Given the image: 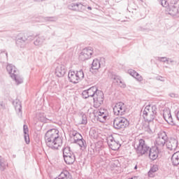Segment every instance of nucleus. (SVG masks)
<instances>
[{"instance_id":"obj_15","label":"nucleus","mask_w":179,"mask_h":179,"mask_svg":"<svg viewBox=\"0 0 179 179\" xmlns=\"http://www.w3.org/2000/svg\"><path fill=\"white\" fill-rule=\"evenodd\" d=\"M108 145L112 150H118L121 147V145L114 140L113 136H109L107 139Z\"/></svg>"},{"instance_id":"obj_29","label":"nucleus","mask_w":179,"mask_h":179,"mask_svg":"<svg viewBox=\"0 0 179 179\" xmlns=\"http://www.w3.org/2000/svg\"><path fill=\"white\" fill-rule=\"evenodd\" d=\"M44 40H45L44 36H39L36 39V41H34V45H43Z\"/></svg>"},{"instance_id":"obj_22","label":"nucleus","mask_w":179,"mask_h":179,"mask_svg":"<svg viewBox=\"0 0 179 179\" xmlns=\"http://www.w3.org/2000/svg\"><path fill=\"white\" fill-rule=\"evenodd\" d=\"M68 78L72 83H79V80L76 76L75 71H69L68 74Z\"/></svg>"},{"instance_id":"obj_11","label":"nucleus","mask_w":179,"mask_h":179,"mask_svg":"<svg viewBox=\"0 0 179 179\" xmlns=\"http://www.w3.org/2000/svg\"><path fill=\"white\" fill-rule=\"evenodd\" d=\"M127 111V107L122 102H119L113 107V113L115 115H124Z\"/></svg>"},{"instance_id":"obj_52","label":"nucleus","mask_w":179,"mask_h":179,"mask_svg":"<svg viewBox=\"0 0 179 179\" xmlns=\"http://www.w3.org/2000/svg\"><path fill=\"white\" fill-rule=\"evenodd\" d=\"M34 2H41V0H34Z\"/></svg>"},{"instance_id":"obj_23","label":"nucleus","mask_w":179,"mask_h":179,"mask_svg":"<svg viewBox=\"0 0 179 179\" xmlns=\"http://www.w3.org/2000/svg\"><path fill=\"white\" fill-rule=\"evenodd\" d=\"M24 138L26 143L29 145L30 143V138L29 137V127L24 124L23 126Z\"/></svg>"},{"instance_id":"obj_41","label":"nucleus","mask_w":179,"mask_h":179,"mask_svg":"<svg viewBox=\"0 0 179 179\" xmlns=\"http://www.w3.org/2000/svg\"><path fill=\"white\" fill-rule=\"evenodd\" d=\"M52 89H57V85L55 82H52L48 87V90H52Z\"/></svg>"},{"instance_id":"obj_26","label":"nucleus","mask_w":179,"mask_h":179,"mask_svg":"<svg viewBox=\"0 0 179 179\" xmlns=\"http://www.w3.org/2000/svg\"><path fill=\"white\" fill-rule=\"evenodd\" d=\"M56 179H72V176L67 171H64Z\"/></svg>"},{"instance_id":"obj_54","label":"nucleus","mask_w":179,"mask_h":179,"mask_svg":"<svg viewBox=\"0 0 179 179\" xmlns=\"http://www.w3.org/2000/svg\"><path fill=\"white\" fill-rule=\"evenodd\" d=\"M87 9H89V10H92V7L88 6V7H87Z\"/></svg>"},{"instance_id":"obj_40","label":"nucleus","mask_w":179,"mask_h":179,"mask_svg":"<svg viewBox=\"0 0 179 179\" xmlns=\"http://www.w3.org/2000/svg\"><path fill=\"white\" fill-rule=\"evenodd\" d=\"M160 3L164 8H167L170 5L167 2V0H160Z\"/></svg>"},{"instance_id":"obj_16","label":"nucleus","mask_w":179,"mask_h":179,"mask_svg":"<svg viewBox=\"0 0 179 179\" xmlns=\"http://www.w3.org/2000/svg\"><path fill=\"white\" fill-rule=\"evenodd\" d=\"M51 142H52V144L50 145H47V146H48V148H50L51 149L57 150L59 147L62 146V138H61L59 135L57 136L56 138L52 139Z\"/></svg>"},{"instance_id":"obj_45","label":"nucleus","mask_w":179,"mask_h":179,"mask_svg":"<svg viewBox=\"0 0 179 179\" xmlns=\"http://www.w3.org/2000/svg\"><path fill=\"white\" fill-rule=\"evenodd\" d=\"M87 90H99V87H97V86H92L87 89Z\"/></svg>"},{"instance_id":"obj_18","label":"nucleus","mask_w":179,"mask_h":179,"mask_svg":"<svg viewBox=\"0 0 179 179\" xmlns=\"http://www.w3.org/2000/svg\"><path fill=\"white\" fill-rule=\"evenodd\" d=\"M163 117L168 124L170 125H174V121L173 120V117L171 116V113L169 109L164 110Z\"/></svg>"},{"instance_id":"obj_44","label":"nucleus","mask_w":179,"mask_h":179,"mask_svg":"<svg viewBox=\"0 0 179 179\" xmlns=\"http://www.w3.org/2000/svg\"><path fill=\"white\" fill-rule=\"evenodd\" d=\"M39 121H41V122H44V121H45V117L44 115L39 116Z\"/></svg>"},{"instance_id":"obj_37","label":"nucleus","mask_w":179,"mask_h":179,"mask_svg":"<svg viewBox=\"0 0 179 179\" xmlns=\"http://www.w3.org/2000/svg\"><path fill=\"white\" fill-rule=\"evenodd\" d=\"M90 136H92V138H97V133L94 131V129L90 131Z\"/></svg>"},{"instance_id":"obj_3","label":"nucleus","mask_w":179,"mask_h":179,"mask_svg":"<svg viewBox=\"0 0 179 179\" xmlns=\"http://www.w3.org/2000/svg\"><path fill=\"white\" fill-rule=\"evenodd\" d=\"M134 148L136 150V153L138 155V156H143V155H146L148 152H149V146L145 143V140L140 139L137 144L134 145Z\"/></svg>"},{"instance_id":"obj_43","label":"nucleus","mask_w":179,"mask_h":179,"mask_svg":"<svg viewBox=\"0 0 179 179\" xmlns=\"http://www.w3.org/2000/svg\"><path fill=\"white\" fill-rule=\"evenodd\" d=\"M135 79H136V80H138V82H142L143 80V78H142L139 73L138 76H136Z\"/></svg>"},{"instance_id":"obj_19","label":"nucleus","mask_w":179,"mask_h":179,"mask_svg":"<svg viewBox=\"0 0 179 179\" xmlns=\"http://www.w3.org/2000/svg\"><path fill=\"white\" fill-rule=\"evenodd\" d=\"M159 148L154 147L152 148H150L149 152V157L151 160H156L159 156V152H160Z\"/></svg>"},{"instance_id":"obj_50","label":"nucleus","mask_w":179,"mask_h":179,"mask_svg":"<svg viewBox=\"0 0 179 179\" xmlns=\"http://www.w3.org/2000/svg\"><path fill=\"white\" fill-rule=\"evenodd\" d=\"M157 80H163V77H157Z\"/></svg>"},{"instance_id":"obj_49","label":"nucleus","mask_w":179,"mask_h":179,"mask_svg":"<svg viewBox=\"0 0 179 179\" xmlns=\"http://www.w3.org/2000/svg\"><path fill=\"white\" fill-rule=\"evenodd\" d=\"M176 117H177V119L179 121V110L176 113Z\"/></svg>"},{"instance_id":"obj_2","label":"nucleus","mask_w":179,"mask_h":179,"mask_svg":"<svg viewBox=\"0 0 179 179\" xmlns=\"http://www.w3.org/2000/svg\"><path fill=\"white\" fill-rule=\"evenodd\" d=\"M7 72L9 73L11 79L14 80L16 85H20L23 82V78L19 73V70L13 64H8L6 66Z\"/></svg>"},{"instance_id":"obj_5","label":"nucleus","mask_w":179,"mask_h":179,"mask_svg":"<svg viewBox=\"0 0 179 179\" xmlns=\"http://www.w3.org/2000/svg\"><path fill=\"white\" fill-rule=\"evenodd\" d=\"M63 157L66 164H73L75 163V155L71 152V148L69 147L63 149Z\"/></svg>"},{"instance_id":"obj_35","label":"nucleus","mask_w":179,"mask_h":179,"mask_svg":"<svg viewBox=\"0 0 179 179\" xmlns=\"http://www.w3.org/2000/svg\"><path fill=\"white\" fill-rule=\"evenodd\" d=\"M57 18L55 17H45L43 20L45 22H57Z\"/></svg>"},{"instance_id":"obj_34","label":"nucleus","mask_w":179,"mask_h":179,"mask_svg":"<svg viewBox=\"0 0 179 179\" xmlns=\"http://www.w3.org/2000/svg\"><path fill=\"white\" fill-rule=\"evenodd\" d=\"M157 61H159V62H166L168 64H170V58H167L166 57H157Z\"/></svg>"},{"instance_id":"obj_55","label":"nucleus","mask_w":179,"mask_h":179,"mask_svg":"<svg viewBox=\"0 0 179 179\" xmlns=\"http://www.w3.org/2000/svg\"><path fill=\"white\" fill-rule=\"evenodd\" d=\"M137 169H138V166L136 165V166H134V170H136Z\"/></svg>"},{"instance_id":"obj_36","label":"nucleus","mask_w":179,"mask_h":179,"mask_svg":"<svg viewBox=\"0 0 179 179\" xmlns=\"http://www.w3.org/2000/svg\"><path fill=\"white\" fill-rule=\"evenodd\" d=\"M128 73H129L131 76H133V78H136V76H138V73L133 69L128 70Z\"/></svg>"},{"instance_id":"obj_48","label":"nucleus","mask_w":179,"mask_h":179,"mask_svg":"<svg viewBox=\"0 0 179 179\" xmlns=\"http://www.w3.org/2000/svg\"><path fill=\"white\" fill-rule=\"evenodd\" d=\"M0 106L3 109H5V103L3 102H0Z\"/></svg>"},{"instance_id":"obj_30","label":"nucleus","mask_w":179,"mask_h":179,"mask_svg":"<svg viewBox=\"0 0 179 179\" xmlns=\"http://www.w3.org/2000/svg\"><path fill=\"white\" fill-rule=\"evenodd\" d=\"M159 170V168H157V165H153L152 167H151L150 171L148 172L149 177H154L155 173Z\"/></svg>"},{"instance_id":"obj_14","label":"nucleus","mask_w":179,"mask_h":179,"mask_svg":"<svg viewBox=\"0 0 179 179\" xmlns=\"http://www.w3.org/2000/svg\"><path fill=\"white\" fill-rule=\"evenodd\" d=\"M69 9L76 12H83V10H86V6L81 3H71L69 5Z\"/></svg>"},{"instance_id":"obj_12","label":"nucleus","mask_w":179,"mask_h":179,"mask_svg":"<svg viewBox=\"0 0 179 179\" xmlns=\"http://www.w3.org/2000/svg\"><path fill=\"white\" fill-rule=\"evenodd\" d=\"M166 12L169 15H171V16H176V15L178 13V5L177 4V1L174 3L173 1L171 2L166 8Z\"/></svg>"},{"instance_id":"obj_38","label":"nucleus","mask_w":179,"mask_h":179,"mask_svg":"<svg viewBox=\"0 0 179 179\" xmlns=\"http://www.w3.org/2000/svg\"><path fill=\"white\" fill-rule=\"evenodd\" d=\"M71 136H73L74 138V136H77L78 138H80V136H82V135H80V134L78 133V131H73L70 133Z\"/></svg>"},{"instance_id":"obj_6","label":"nucleus","mask_w":179,"mask_h":179,"mask_svg":"<svg viewBox=\"0 0 179 179\" xmlns=\"http://www.w3.org/2000/svg\"><path fill=\"white\" fill-rule=\"evenodd\" d=\"M59 136V131L57 129H52L48 130L45 135V141L46 145H51L52 143L51 142L52 139H57Z\"/></svg>"},{"instance_id":"obj_9","label":"nucleus","mask_w":179,"mask_h":179,"mask_svg":"<svg viewBox=\"0 0 179 179\" xmlns=\"http://www.w3.org/2000/svg\"><path fill=\"white\" fill-rule=\"evenodd\" d=\"M27 33L19 34L17 36L16 44L20 48H25L26 45L29 44L27 41Z\"/></svg>"},{"instance_id":"obj_42","label":"nucleus","mask_w":179,"mask_h":179,"mask_svg":"<svg viewBox=\"0 0 179 179\" xmlns=\"http://www.w3.org/2000/svg\"><path fill=\"white\" fill-rule=\"evenodd\" d=\"M35 37L36 36L34 35H30V34H27L28 43H30V41H33V40H34Z\"/></svg>"},{"instance_id":"obj_46","label":"nucleus","mask_w":179,"mask_h":179,"mask_svg":"<svg viewBox=\"0 0 179 179\" xmlns=\"http://www.w3.org/2000/svg\"><path fill=\"white\" fill-rule=\"evenodd\" d=\"M169 96L171 97H178V94H177L176 93H171V94H169Z\"/></svg>"},{"instance_id":"obj_10","label":"nucleus","mask_w":179,"mask_h":179,"mask_svg":"<svg viewBox=\"0 0 179 179\" xmlns=\"http://www.w3.org/2000/svg\"><path fill=\"white\" fill-rule=\"evenodd\" d=\"M93 55V48L88 47L84 48L80 54L79 58L81 61H87V59H90Z\"/></svg>"},{"instance_id":"obj_31","label":"nucleus","mask_w":179,"mask_h":179,"mask_svg":"<svg viewBox=\"0 0 179 179\" xmlns=\"http://www.w3.org/2000/svg\"><path fill=\"white\" fill-rule=\"evenodd\" d=\"M80 117L81 120L80 124L82 125H86V124H87V117H86V115L83 113H81Z\"/></svg>"},{"instance_id":"obj_4","label":"nucleus","mask_w":179,"mask_h":179,"mask_svg":"<svg viewBox=\"0 0 179 179\" xmlns=\"http://www.w3.org/2000/svg\"><path fill=\"white\" fill-rule=\"evenodd\" d=\"M129 125V122L124 117H118L113 120V127L115 129H124Z\"/></svg>"},{"instance_id":"obj_51","label":"nucleus","mask_w":179,"mask_h":179,"mask_svg":"<svg viewBox=\"0 0 179 179\" xmlns=\"http://www.w3.org/2000/svg\"><path fill=\"white\" fill-rule=\"evenodd\" d=\"M3 52H5L6 58H8V52L3 51V52H1V54H3Z\"/></svg>"},{"instance_id":"obj_25","label":"nucleus","mask_w":179,"mask_h":179,"mask_svg":"<svg viewBox=\"0 0 179 179\" xmlns=\"http://www.w3.org/2000/svg\"><path fill=\"white\" fill-rule=\"evenodd\" d=\"M75 143H77V145H79L83 150H84V149H86V141L83 139V137L82 136H80L79 140H77V141H76Z\"/></svg>"},{"instance_id":"obj_20","label":"nucleus","mask_w":179,"mask_h":179,"mask_svg":"<svg viewBox=\"0 0 179 179\" xmlns=\"http://www.w3.org/2000/svg\"><path fill=\"white\" fill-rule=\"evenodd\" d=\"M65 73H66V68H65V66L62 64L58 65L55 69V75L58 78H62Z\"/></svg>"},{"instance_id":"obj_32","label":"nucleus","mask_w":179,"mask_h":179,"mask_svg":"<svg viewBox=\"0 0 179 179\" xmlns=\"http://www.w3.org/2000/svg\"><path fill=\"white\" fill-rule=\"evenodd\" d=\"M115 80H116V83L119 85V86L120 87H122V89H125V87H127V85H125L122 80L121 79L118 78V77H115L114 78Z\"/></svg>"},{"instance_id":"obj_27","label":"nucleus","mask_w":179,"mask_h":179,"mask_svg":"<svg viewBox=\"0 0 179 179\" xmlns=\"http://www.w3.org/2000/svg\"><path fill=\"white\" fill-rule=\"evenodd\" d=\"M101 66V64H100V61L99 59H94L92 64V67L90 69V72L94 70L99 69V68Z\"/></svg>"},{"instance_id":"obj_1","label":"nucleus","mask_w":179,"mask_h":179,"mask_svg":"<svg viewBox=\"0 0 179 179\" xmlns=\"http://www.w3.org/2000/svg\"><path fill=\"white\" fill-rule=\"evenodd\" d=\"M157 114V108L156 106L148 105L145 106L143 110V117L145 121L148 122H152L153 120L156 117V115Z\"/></svg>"},{"instance_id":"obj_7","label":"nucleus","mask_w":179,"mask_h":179,"mask_svg":"<svg viewBox=\"0 0 179 179\" xmlns=\"http://www.w3.org/2000/svg\"><path fill=\"white\" fill-rule=\"evenodd\" d=\"M88 96L89 97H94V100H96L95 103H99V104H103V101H104V94L101 90H96L95 92L88 90Z\"/></svg>"},{"instance_id":"obj_56","label":"nucleus","mask_w":179,"mask_h":179,"mask_svg":"<svg viewBox=\"0 0 179 179\" xmlns=\"http://www.w3.org/2000/svg\"><path fill=\"white\" fill-rule=\"evenodd\" d=\"M43 1H45V0H41V2H43Z\"/></svg>"},{"instance_id":"obj_47","label":"nucleus","mask_w":179,"mask_h":179,"mask_svg":"<svg viewBox=\"0 0 179 179\" xmlns=\"http://www.w3.org/2000/svg\"><path fill=\"white\" fill-rule=\"evenodd\" d=\"M79 139H80L79 137H78V136H74V137H73L74 143H75L76 142H77L78 141H79Z\"/></svg>"},{"instance_id":"obj_13","label":"nucleus","mask_w":179,"mask_h":179,"mask_svg":"<svg viewBox=\"0 0 179 179\" xmlns=\"http://www.w3.org/2000/svg\"><path fill=\"white\" fill-rule=\"evenodd\" d=\"M98 121L99 122H104L109 115L108 110L104 108H100L96 111Z\"/></svg>"},{"instance_id":"obj_33","label":"nucleus","mask_w":179,"mask_h":179,"mask_svg":"<svg viewBox=\"0 0 179 179\" xmlns=\"http://www.w3.org/2000/svg\"><path fill=\"white\" fill-rule=\"evenodd\" d=\"M76 75L77 76L78 80H80L81 79H83L85 78V73H83V70L76 71Z\"/></svg>"},{"instance_id":"obj_39","label":"nucleus","mask_w":179,"mask_h":179,"mask_svg":"<svg viewBox=\"0 0 179 179\" xmlns=\"http://www.w3.org/2000/svg\"><path fill=\"white\" fill-rule=\"evenodd\" d=\"M82 96L83 97V99H88L89 90H83L82 92Z\"/></svg>"},{"instance_id":"obj_21","label":"nucleus","mask_w":179,"mask_h":179,"mask_svg":"<svg viewBox=\"0 0 179 179\" xmlns=\"http://www.w3.org/2000/svg\"><path fill=\"white\" fill-rule=\"evenodd\" d=\"M13 104L15 108L17 114L20 115V117H22V102H20V100L15 99L13 101Z\"/></svg>"},{"instance_id":"obj_53","label":"nucleus","mask_w":179,"mask_h":179,"mask_svg":"<svg viewBox=\"0 0 179 179\" xmlns=\"http://www.w3.org/2000/svg\"><path fill=\"white\" fill-rule=\"evenodd\" d=\"M169 62H171V63L174 62V60H171V59H169Z\"/></svg>"},{"instance_id":"obj_24","label":"nucleus","mask_w":179,"mask_h":179,"mask_svg":"<svg viewBox=\"0 0 179 179\" xmlns=\"http://www.w3.org/2000/svg\"><path fill=\"white\" fill-rule=\"evenodd\" d=\"M171 163L173 166H178L179 164V151L175 152L171 157Z\"/></svg>"},{"instance_id":"obj_17","label":"nucleus","mask_w":179,"mask_h":179,"mask_svg":"<svg viewBox=\"0 0 179 179\" xmlns=\"http://www.w3.org/2000/svg\"><path fill=\"white\" fill-rule=\"evenodd\" d=\"M178 146V141L176 138H170L166 141V148L169 150H176Z\"/></svg>"},{"instance_id":"obj_8","label":"nucleus","mask_w":179,"mask_h":179,"mask_svg":"<svg viewBox=\"0 0 179 179\" xmlns=\"http://www.w3.org/2000/svg\"><path fill=\"white\" fill-rule=\"evenodd\" d=\"M167 143V135L165 132L158 134V137L155 140V148L162 150L163 146Z\"/></svg>"},{"instance_id":"obj_28","label":"nucleus","mask_w":179,"mask_h":179,"mask_svg":"<svg viewBox=\"0 0 179 179\" xmlns=\"http://www.w3.org/2000/svg\"><path fill=\"white\" fill-rule=\"evenodd\" d=\"M8 167V162L5 159L1 158L0 159V170L1 171H5L6 168Z\"/></svg>"}]
</instances>
